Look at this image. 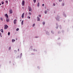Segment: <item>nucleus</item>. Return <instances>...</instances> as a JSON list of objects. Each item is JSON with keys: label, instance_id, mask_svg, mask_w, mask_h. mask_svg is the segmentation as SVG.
Wrapping results in <instances>:
<instances>
[{"label": "nucleus", "instance_id": "obj_1", "mask_svg": "<svg viewBox=\"0 0 73 73\" xmlns=\"http://www.w3.org/2000/svg\"><path fill=\"white\" fill-rule=\"evenodd\" d=\"M25 4V1L23 0L22 2V6H24V4Z\"/></svg>", "mask_w": 73, "mask_h": 73}, {"label": "nucleus", "instance_id": "obj_2", "mask_svg": "<svg viewBox=\"0 0 73 73\" xmlns=\"http://www.w3.org/2000/svg\"><path fill=\"white\" fill-rule=\"evenodd\" d=\"M8 28V26L7 25H5L4 29H7Z\"/></svg>", "mask_w": 73, "mask_h": 73}, {"label": "nucleus", "instance_id": "obj_3", "mask_svg": "<svg viewBox=\"0 0 73 73\" xmlns=\"http://www.w3.org/2000/svg\"><path fill=\"white\" fill-rule=\"evenodd\" d=\"M5 16L7 17V19H8V15L7 14H5Z\"/></svg>", "mask_w": 73, "mask_h": 73}, {"label": "nucleus", "instance_id": "obj_4", "mask_svg": "<svg viewBox=\"0 0 73 73\" xmlns=\"http://www.w3.org/2000/svg\"><path fill=\"white\" fill-rule=\"evenodd\" d=\"M16 21H17V20L16 19L14 20V24H16Z\"/></svg>", "mask_w": 73, "mask_h": 73}, {"label": "nucleus", "instance_id": "obj_5", "mask_svg": "<svg viewBox=\"0 0 73 73\" xmlns=\"http://www.w3.org/2000/svg\"><path fill=\"white\" fill-rule=\"evenodd\" d=\"M28 8H29V12H30V11H31V10H32L31 8L29 6Z\"/></svg>", "mask_w": 73, "mask_h": 73}, {"label": "nucleus", "instance_id": "obj_6", "mask_svg": "<svg viewBox=\"0 0 73 73\" xmlns=\"http://www.w3.org/2000/svg\"><path fill=\"white\" fill-rule=\"evenodd\" d=\"M24 13H23L22 15V18H24Z\"/></svg>", "mask_w": 73, "mask_h": 73}, {"label": "nucleus", "instance_id": "obj_7", "mask_svg": "<svg viewBox=\"0 0 73 73\" xmlns=\"http://www.w3.org/2000/svg\"><path fill=\"white\" fill-rule=\"evenodd\" d=\"M37 19H38L37 21H40V18L38 17H37Z\"/></svg>", "mask_w": 73, "mask_h": 73}, {"label": "nucleus", "instance_id": "obj_8", "mask_svg": "<svg viewBox=\"0 0 73 73\" xmlns=\"http://www.w3.org/2000/svg\"><path fill=\"white\" fill-rule=\"evenodd\" d=\"M9 12H10V13H11H11H12V10H10L9 11Z\"/></svg>", "mask_w": 73, "mask_h": 73}, {"label": "nucleus", "instance_id": "obj_9", "mask_svg": "<svg viewBox=\"0 0 73 73\" xmlns=\"http://www.w3.org/2000/svg\"><path fill=\"white\" fill-rule=\"evenodd\" d=\"M7 19H6V21L7 22H9V19L8 18H7Z\"/></svg>", "mask_w": 73, "mask_h": 73}, {"label": "nucleus", "instance_id": "obj_10", "mask_svg": "<svg viewBox=\"0 0 73 73\" xmlns=\"http://www.w3.org/2000/svg\"><path fill=\"white\" fill-rule=\"evenodd\" d=\"M24 23V21L23 20L21 22V25H23V23Z\"/></svg>", "mask_w": 73, "mask_h": 73}, {"label": "nucleus", "instance_id": "obj_11", "mask_svg": "<svg viewBox=\"0 0 73 73\" xmlns=\"http://www.w3.org/2000/svg\"><path fill=\"white\" fill-rule=\"evenodd\" d=\"M1 31L2 33H3V32H4V31H3V29H2L1 30Z\"/></svg>", "mask_w": 73, "mask_h": 73}, {"label": "nucleus", "instance_id": "obj_12", "mask_svg": "<svg viewBox=\"0 0 73 73\" xmlns=\"http://www.w3.org/2000/svg\"><path fill=\"white\" fill-rule=\"evenodd\" d=\"M44 13L45 14H46V13H47V11L46 10L45 11Z\"/></svg>", "mask_w": 73, "mask_h": 73}, {"label": "nucleus", "instance_id": "obj_13", "mask_svg": "<svg viewBox=\"0 0 73 73\" xmlns=\"http://www.w3.org/2000/svg\"><path fill=\"white\" fill-rule=\"evenodd\" d=\"M39 5H40V3H39V2H38L37 4V5L38 7H39Z\"/></svg>", "mask_w": 73, "mask_h": 73}, {"label": "nucleus", "instance_id": "obj_14", "mask_svg": "<svg viewBox=\"0 0 73 73\" xmlns=\"http://www.w3.org/2000/svg\"><path fill=\"white\" fill-rule=\"evenodd\" d=\"M12 42H15V40L13 39L12 40Z\"/></svg>", "mask_w": 73, "mask_h": 73}, {"label": "nucleus", "instance_id": "obj_15", "mask_svg": "<svg viewBox=\"0 0 73 73\" xmlns=\"http://www.w3.org/2000/svg\"><path fill=\"white\" fill-rule=\"evenodd\" d=\"M4 1L2 2V4H4Z\"/></svg>", "mask_w": 73, "mask_h": 73}, {"label": "nucleus", "instance_id": "obj_16", "mask_svg": "<svg viewBox=\"0 0 73 73\" xmlns=\"http://www.w3.org/2000/svg\"><path fill=\"white\" fill-rule=\"evenodd\" d=\"M34 1V3H36V0H33Z\"/></svg>", "mask_w": 73, "mask_h": 73}, {"label": "nucleus", "instance_id": "obj_17", "mask_svg": "<svg viewBox=\"0 0 73 73\" xmlns=\"http://www.w3.org/2000/svg\"><path fill=\"white\" fill-rule=\"evenodd\" d=\"M19 28L17 29H16L17 31H19Z\"/></svg>", "mask_w": 73, "mask_h": 73}, {"label": "nucleus", "instance_id": "obj_18", "mask_svg": "<svg viewBox=\"0 0 73 73\" xmlns=\"http://www.w3.org/2000/svg\"><path fill=\"white\" fill-rule=\"evenodd\" d=\"M35 24L34 23L33 25V27H35Z\"/></svg>", "mask_w": 73, "mask_h": 73}, {"label": "nucleus", "instance_id": "obj_19", "mask_svg": "<svg viewBox=\"0 0 73 73\" xmlns=\"http://www.w3.org/2000/svg\"><path fill=\"white\" fill-rule=\"evenodd\" d=\"M27 18L28 19H31V17H28Z\"/></svg>", "mask_w": 73, "mask_h": 73}, {"label": "nucleus", "instance_id": "obj_20", "mask_svg": "<svg viewBox=\"0 0 73 73\" xmlns=\"http://www.w3.org/2000/svg\"><path fill=\"white\" fill-rule=\"evenodd\" d=\"M8 35L9 36L10 35V32H9L8 33Z\"/></svg>", "mask_w": 73, "mask_h": 73}, {"label": "nucleus", "instance_id": "obj_21", "mask_svg": "<svg viewBox=\"0 0 73 73\" xmlns=\"http://www.w3.org/2000/svg\"><path fill=\"white\" fill-rule=\"evenodd\" d=\"M1 20L2 21H3V18H1Z\"/></svg>", "mask_w": 73, "mask_h": 73}, {"label": "nucleus", "instance_id": "obj_22", "mask_svg": "<svg viewBox=\"0 0 73 73\" xmlns=\"http://www.w3.org/2000/svg\"><path fill=\"white\" fill-rule=\"evenodd\" d=\"M29 15H32V14L31 13H29Z\"/></svg>", "mask_w": 73, "mask_h": 73}, {"label": "nucleus", "instance_id": "obj_23", "mask_svg": "<svg viewBox=\"0 0 73 73\" xmlns=\"http://www.w3.org/2000/svg\"><path fill=\"white\" fill-rule=\"evenodd\" d=\"M59 2H61L62 1V0H59Z\"/></svg>", "mask_w": 73, "mask_h": 73}, {"label": "nucleus", "instance_id": "obj_24", "mask_svg": "<svg viewBox=\"0 0 73 73\" xmlns=\"http://www.w3.org/2000/svg\"><path fill=\"white\" fill-rule=\"evenodd\" d=\"M0 36H1V37H2V36H1V33H0Z\"/></svg>", "mask_w": 73, "mask_h": 73}, {"label": "nucleus", "instance_id": "obj_25", "mask_svg": "<svg viewBox=\"0 0 73 73\" xmlns=\"http://www.w3.org/2000/svg\"><path fill=\"white\" fill-rule=\"evenodd\" d=\"M43 25H44V24H45V22H43Z\"/></svg>", "mask_w": 73, "mask_h": 73}, {"label": "nucleus", "instance_id": "obj_26", "mask_svg": "<svg viewBox=\"0 0 73 73\" xmlns=\"http://www.w3.org/2000/svg\"><path fill=\"white\" fill-rule=\"evenodd\" d=\"M38 16L39 17H41V15H39Z\"/></svg>", "mask_w": 73, "mask_h": 73}, {"label": "nucleus", "instance_id": "obj_27", "mask_svg": "<svg viewBox=\"0 0 73 73\" xmlns=\"http://www.w3.org/2000/svg\"><path fill=\"white\" fill-rule=\"evenodd\" d=\"M11 49V47H9V50H10Z\"/></svg>", "mask_w": 73, "mask_h": 73}, {"label": "nucleus", "instance_id": "obj_28", "mask_svg": "<svg viewBox=\"0 0 73 73\" xmlns=\"http://www.w3.org/2000/svg\"><path fill=\"white\" fill-rule=\"evenodd\" d=\"M53 5H54V6H55V4L54 3Z\"/></svg>", "mask_w": 73, "mask_h": 73}, {"label": "nucleus", "instance_id": "obj_29", "mask_svg": "<svg viewBox=\"0 0 73 73\" xmlns=\"http://www.w3.org/2000/svg\"><path fill=\"white\" fill-rule=\"evenodd\" d=\"M42 6H44V4H42Z\"/></svg>", "mask_w": 73, "mask_h": 73}, {"label": "nucleus", "instance_id": "obj_30", "mask_svg": "<svg viewBox=\"0 0 73 73\" xmlns=\"http://www.w3.org/2000/svg\"><path fill=\"white\" fill-rule=\"evenodd\" d=\"M6 3H8V1H6Z\"/></svg>", "mask_w": 73, "mask_h": 73}, {"label": "nucleus", "instance_id": "obj_31", "mask_svg": "<svg viewBox=\"0 0 73 73\" xmlns=\"http://www.w3.org/2000/svg\"><path fill=\"white\" fill-rule=\"evenodd\" d=\"M21 56H22V53L21 54Z\"/></svg>", "mask_w": 73, "mask_h": 73}, {"label": "nucleus", "instance_id": "obj_32", "mask_svg": "<svg viewBox=\"0 0 73 73\" xmlns=\"http://www.w3.org/2000/svg\"><path fill=\"white\" fill-rule=\"evenodd\" d=\"M18 51H19V49H18Z\"/></svg>", "mask_w": 73, "mask_h": 73}, {"label": "nucleus", "instance_id": "obj_33", "mask_svg": "<svg viewBox=\"0 0 73 73\" xmlns=\"http://www.w3.org/2000/svg\"><path fill=\"white\" fill-rule=\"evenodd\" d=\"M0 5H1V3H0Z\"/></svg>", "mask_w": 73, "mask_h": 73}, {"label": "nucleus", "instance_id": "obj_34", "mask_svg": "<svg viewBox=\"0 0 73 73\" xmlns=\"http://www.w3.org/2000/svg\"><path fill=\"white\" fill-rule=\"evenodd\" d=\"M63 5H64V4H63Z\"/></svg>", "mask_w": 73, "mask_h": 73}, {"label": "nucleus", "instance_id": "obj_35", "mask_svg": "<svg viewBox=\"0 0 73 73\" xmlns=\"http://www.w3.org/2000/svg\"><path fill=\"white\" fill-rule=\"evenodd\" d=\"M36 38H37V37H35Z\"/></svg>", "mask_w": 73, "mask_h": 73}, {"label": "nucleus", "instance_id": "obj_36", "mask_svg": "<svg viewBox=\"0 0 73 73\" xmlns=\"http://www.w3.org/2000/svg\"><path fill=\"white\" fill-rule=\"evenodd\" d=\"M16 40H17V39H16Z\"/></svg>", "mask_w": 73, "mask_h": 73}]
</instances>
